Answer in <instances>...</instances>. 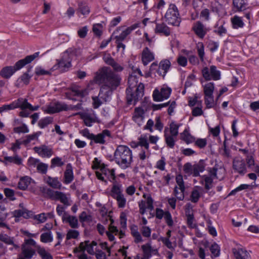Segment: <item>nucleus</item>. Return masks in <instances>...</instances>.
<instances>
[{
	"instance_id": "f257e3e1",
	"label": "nucleus",
	"mask_w": 259,
	"mask_h": 259,
	"mask_svg": "<svg viewBox=\"0 0 259 259\" xmlns=\"http://www.w3.org/2000/svg\"><path fill=\"white\" fill-rule=\"evenodd\" d=\"M120 80L110 67L104 66L95 73L92 81L101 85L99 96L106 102L110 99L113 91L120 84Z\"/></svg>"
},
{
	"instance_id": "f03ea898",
	"label": "nucleus",
	"mask_w": 259,
	"mask_h": 259,
	"mask_svg": "<svg viewBox=\"0 0 259 259\" xmlns=\"http://www.w3.org/2000/svg\"><path fill=\"white\" fill-rule=\"evenodd\" d=\"M42 193L47 198L54 201H59L63 204V205L58 204L56 207L57 213L58 215L62 217L63 220V216L64 213H66L65 209L72 204L70 194L62 191H55L50 188H44Z\"/></svg>"
},
{
	"instance_id": "7ed1b4c3",
	"label": "nucleus",
	"mask_w": 259,
	"mask_h": 259,
	"mask_svg": "<svg viewBox=\"0 0 259 259\" xmlns=\"http://www.w3.org/2000/svg\"><path fill=\"white\" fill-rule=\"evenodd\" d=\"M113 160L121 169H126L131 166L133 162L132 150L126 145H118L114 151Z\"/></svg>"
},
{
	"instance_id": "20e7f679",
	"label": "nucleus",
	"mask_w": 259,
	"mask_h": 259,
	"mask_svg": "<svg viewBox=\"0 0 259 259\" xmlns=\"http://www.w3.org/2000/svg\"><path fill=\"white\" fill-rule=\"evenodd\" d=\"M37 52L32 55H28L24 59L17 61L14 66H6L2 69L0 75L4 78H10L17 71L20 70L27 64L30 63L39 56Z\"/></svg>"
},
{
	"instance_id": "39448f33",
	"label": "nucleus",
	"mask_w": 259,
	"mask_h": 259,
	"mask_svg": "<svg viewBox=\"0 0 259 259\" xmlns=\"http://www.w3.org/2000/svg\"><path fill=\"white\" fill-rule=\"evenodd\" d=\"M121 184L114 182L110 190V196L116 201L119 208H123L127 203L126 198L124 195Z\"/></svg>"
},
{
	"instance_id": "423d86ee",
	"label": "nucleus",
	"mask_w": 259,
	"mask_h": 259,
	"mask_svg": "<svg viewBox=\"0 0 259 259\" xmlns=\"http://www.w3.org/2000/svg\"><path fill=\"white\" fill-rule=\"evenodd\" d=\"M164 18L168 24L175 26H179L181 20L179 12L175 4H171L169 5L167 10L164 15Z\"/></svg>"
},
{
	"instance_id": "0eeeda50",
	"label": "nucleus",
	"mask_w": 259,
	"mask_h": 259,
	"mask_svg": "<svg viewBox=\"0 0 259 259\" xmlns=\"http://www.w3.org/2000/svg\"><path fill=\"white\" fill-rule=\"evenodd\" d=\"M221 167L218 164H215L214 167L210 168L208 175H204L200 178V183L204 186L206 190H209L213 187V180L215 179H219L218 171Z\"/></svg>"
},
{
	"instance_id": "6e6552de",
	"label": "nucleus",
	"mask_w": 259,
	"mask_h": 259,
	"mask_svg": "<svg viewBox=\"0 0 259 259\" xmlns=\"http://www.w3.org/2000/svg\"><path fill=\"white\" fill-rule=\"evenodd\" d=\"M37 245L36 242L32 239L25 240L24 244L22 246L21 256L19 257H25L27 259H31L35 254Z\"/></svg>"
},
{
	"instance_id": "1a4fd4ad",
	"label": "nucleus",
	"mask_w": 259,
	"mask_h": 259,
	"mask_svg": "<svg viewBox=\"0 0 259 259\" xmlns=\"http://www.w3.org/2000/svg\"><path fill=\"white\" fill-rule=\"evenodd\" d=\"M133 89H126V99L127 104L129 105L134 104L141 99L144 95V85L143 83H140L137 87L135 93H133Z\"/></svg>"
},
{
	"instance_id": "9d476101",
	"label": "nucleus",
	"mask_w": 259,
	"mask_h": 259,
	"mask_svg": "<svg viewBox=\"0 0 259 259\" xmlns=\"http://www.w3.org/2000/svg\"><path fill=\"white\" fill-rule=\"evenodd\" d=\"M42 109L45 113L52 114L62 111L74 110V107H68V106L64 103L55 101L47 105Z\"/></svg>"
},
{
	"instance_id": "9b49d317",
	"label": "nucleus",
	"mask_w": 259,
	"mask_h": 259,
	"mask_svg": "<svg viewBox=\"0 0 259 259\" xmlns=\"http://www.w3.org/2000/svg\"><path fill=\"white\" fill-rule=\"evenodd\" d=\"M101 172L96 171V176L98 179L103 181L105 184H107V180H105L103 175L107 178V179L112 183L115 181V174L114 169H109L106 165H103L101 170Z\"/></svg>"
},
{
	"instance_id": "f8f14e48",
	"label": "nucleus",
	"mask_w": 259,
	"mask_h": 259,
	"mask_svg": "<svg viewBox=\"0 0 259 259\" xmlns=\"http://www.w3.org/2000/svg\"><path fill=\"white\" fill-rule=\"evenodd\" d=\"M201 72L203 77L206 80H218L221 78V72L214 65H211L209 67H203Z\"/></svg>"
},
{
	"instance_id": "ddd939ff",
	"label": "nucleus",
	"mask_w": 259,
	"mask_h": 259,
	"mask_svg": "<svg viewBox=\"0 0 259 259\" xmlns=\"http://www.w3.org/2000/svg\"><path fill=\"white\" fill-rule=\"evenodd\" d=\"M171 93V89L163 85L160 91L156 89L153 93V100L156 102L162 101L164 100L168 99Z\"/></svg>"
},
{
	"instance_id": "4468645a",
	"label": "nucleus",
	"mask_w": 259,
	"mask_h": 259,
	"mask_svg": "<svg viewBox=\"0 0 259 259\" xmlns=\"http://www.w3.org/2000/svg\"><path fill=\"white\" fill-rule=\"evenodd\" d=\"M111 137V134L110 131L104 130L101 133L97 134H94V138L90 142V145H92L93 141L96 144H105L107 141L109 140Z\"/></svg>"
},
{
	"instance_id": "2eb2a0df",
	"label": "nucleus",
	"mask_w": 259,
	"mask_h": 259,
	"mask_svg": "<svg viewBox=\"0 0 259 259\" xmlns=\"http://www.w3.org/2000/svg\"><path fill=\"white\" fill-rule=\"evenodd\" d=\"M99 248L95 247V256L97 259H107V255L104 251L106 250L107 253V256L111 255V249L107 245L106 242H102L99 244Z\"/></svg>"
},
{
	"instance_id": "dca6fc26",
	"label": "nucleus",
	"mask_w": 259,
	"mask_h": 259,
	"mask_svg": "<svg viewBox=\"0 0 259 259\" xmlns=\"http://www.w3.org/2000/svg\"><path fill=\"white\" fill-rule=\"evenodd\" d=\"M97 243L96 241L90 242L89 241H86L84 242H81L78 247L76 248V251H84L91 255H94L96 250L95 247H97Z\"/></svg>"
},
{
	"instance_id": "f3484780",
	"label": "nucleus",
	"mask_w": 259,
	"mask_h": 259,
	"mask_svg": "<svg viewBox=\"0 0 259 259\" xmlns=\"http://www.w3.org/2000/svg\"><path fill=\"white\" fill-rule=\"evenodd\" d=\"M234 170L241 175H244L247 172L246 164L243 159L241 157H236L233 161Z\"/></svg>"
},
{
	"instance_id": "a211bd4d",
	"label": "nucleus",
	"mask_w": 259,
	"mask_h": 259,
	"mask_svg": "<svg viewBox=\"0 0 259 259\" xmlns=\"http://www.w3.org/2000/svg\"><path fill=\"white\" fill-rule=\"evenodd\" d=\"M192 29L195 34L201 39H203L204 38L208 31V29L206 28L203 24L199 21H196L193 24Z\"/></svg>"
},
{
	"instance_id": "6ab92c4d",
	"label": "nucleus",
	"mask_w": 259,
	"mask_h": 259,
	"mask_svg": "<svg viewBox=\"0 0 259 259\" xmlns=\"http://www.w3.org/2000/svg\"><path fill=\"white\" fill-rule=\"evenodd\" d=\"M145 118V111L142 107H136L133 113L132 119L139 126H141Z\"/></svg>"
},
{
	"instance_id": "aec40b11",
	"label": "nucleus",
	"mask_w": 259,
	"mask_h": 259,
	"mask_svg": "<svg viewBox=\"0 0 259 259\" xmlns=\"http://www.w3.org/2000/svg\"><path fill=\"white\" fill-rule=\"evenodd\" d=\"M185 213L187 217V223L188 227L191 229L196 228L197 225L195 221L193 209L191 204H187V207L185 209Z\"/></svg>"
},
{
	"instance_id": "412c9836",
	"label": "nucleus",
	"mask_w": 259,
	"mask_h": 259,
	"mask_svg": "<svg viewBox=\"0 0 259 259\" xmlns=\"http://www.w3.org/2000/svg\"><path fill=\"white\" fill-rule=\"evenodd\" d=\"M33 150L35 152L37 153L40 156L42 157H50L53 154L52 148L46 146L42 145L40 146L34 147Z\"/></svg>"
},
{
	"instance_id": "4be33fe9",
	"label": "nucleus",
	"mask_w": 259,
	"mask_h": 259,
	"mask_svg": "<svg viewBox=\"0 0 259 259\" xmlns=\"http://www.w3.org/2000/svg\"><path fill=\"white\" fill-rule=\"evenodd\" d=\"M31 67L28 69L27 72L23 73L16 80L15 82V86L17 88H22L24 85H27L29 83L30 78L32 76L29 74Z\"/></svg>"
},
{
	"instance_id": "5701e85b",
	"label": "nucleus",
	"mask_w": 259,
	"mask_h": 259,
	"mask_svg": "<svg viewBox=\"0 0 259 259\" xmlns=\"http://www.w3.org/2000/svg\"><path fill=\"white\" fill-rule=\"evenodd\" d=\"M71 66L70 61L64 58L62 54V57L60 60H57V64L52 68L53 70L59 69L61 71H65Z\"/></svg>"
},
{
	"instance_id": "b1692460",
	"label": "nucleus",
	"mask_w": 259,
	"mask_h": 259,
	"mask_svg": "<svg viewBox=\"0 0 259 259\" xmlns=\"http://www.w3.org/2000/svg\"><path fill=\"white\" fill-rule=\"evenodd\" d=\"M139 27V24H134L123 30L119 35L115 36L116 41H123L126 37L134 30Z\"/></svg>"
},
{
	"instance_id": "393cba45",
	"label": "nucleus",
	"mask_w": 259,
	"mask_h": 259,
	"mask_svg": "<svg viewBox=\"0 0 259 259\" xmlns=\"http://www.w3.org/2000/svg\"><path fill=\"white\" fill-rule=\"evenodd\" d=\"M154 60V53L148 47L145 48L141 54V60L144 65H147Z\"/></svg>"
},
{
	"instance_id": "a878e982",
	"label": "nucleus",
	"mask_w": 259,
	"mask_h": 259,
	"mask_svg": "<svg viewBox=\"0 0 259 259\" xmlns=\"http://www.w3.org/2000/svg\"><path fill=\"white\" fill-rule=\"evenodd\" d=\"M154 31L156 34L166 36H169L171 33L170 28L164 22L156 23Z\"/></svg>"
},
{
	"instance_id": "bb28decb",
	"label": "nucleus",
	"mask_w": 259,
	"mask_h": 259,
	"mask_svg": "<svg viewBox=\"0 0 259 259\" xmlns=\"http://www.w3.org/2000/svg\"><path fill=\"white\" fill-rule=\"evenodd\" d=\"M44 180L46 184L53 189H61L62 188V185L58 177L46 176L44 178Z\"/></svg>"
},
{
	"instance_id": "cd10ccee",
	"label": "nucleus",
	"mask_w": 259,
	"mask_h": 259,
	"mask_svg": "<svg viewBox=\"0 0 259 259\" xmlns=\"http://www.w3.org/2000/svg\"><path fill=\"white\" fill-rule=\"evenodd\" d=\"M171 66L170 62L167 59L161 61L157 70V73L162 77H164Z\"/></svg>"
},
{
	"instance_id": "c85d7f7f",
	"label": "nucleus",
	"mask_w": 259,
	"mask_h": 259,
	"mask_svg": "<svg viewBox=\"0 0 259 259\" xmlns=\"http://www.w3.org/2000/svg\"><path fill=\"white\" fill-rule=\"evenodd\" d=\"M62 221L63 223H68L70 227L73 229H77L79 227L77 218L75 216L70 215L68 213H64Z\"/></svg>"
},
{
	"instance_id": "c756f323",
	"label": "nucleus",
	"mask_w": 259,
	"mask_h": 259,
	"mask_svg": "<svg viewBox=\"0 0 259 259\" xmlns=\"http://www.w3.org/2000/svg\"><path fill=\"white\" fill-rule=\"evenodd\" d=\"M232 252L236 259H251L249 252L243 248H234Z\"/></svg>"
},
{
	"instance_id": "7c9ffc66",
	"label": "nucleus",
	"mask_w": 259,
	"mask_h": 259,
	"mask_svg": "<svg viewBox=\"0 0 259 259\" xmlns=\"http://www.w3.org/2000/svg\"><path fill=\"white\" fill-rule=\"evenodd\" d=\"M74 179L73 167L71 163L66 165V169L64 173L63 183L65 184H70Z\"/></svg>"
},
{
	"instance_id": "2f4dec72",
	"label": "nucleus",
	"mask_w": 259,
	"mask_h": 259,
	"mask_svg": "<svg viewBox=\"0 0 259 259\" xmlns=\"http://www.w3.org/2000/svg\"><path fill=\"white\" fill-rule=\"evenodd\" d=\"M12 215L15 218L23 217L25 219H29L32 216V212L22 207L21 209H16L12 212Z\"/></svg>"
},
{
	"instance_id": "473e14b6",
	"label": "nucleus",
	"mask_w": 259,
	"mask_h": 259,
	"mask_svg": "<svg viewBox=\"0 0 259 259\" xmlns=\"http://www.w3.org/2000/svg\"><path fill=\"white\" fill-rule=\"evenodd\" d=\"M168 128L167 127H165L164 131V137L165 138V141L167 146L170 148H173L175 145L176 138L174 136L169 135L168 133Z\"/></svg>"
},
{
	"instance_id": "72a5a7b5",
	"label": "nucleus",
	"mask_w": 259,
	"mask_h": 259,
	"mask_svg": "<svg viewBox=\"0 0 259 259\" xmlns=\"http://www.w3.org/2000/svg\"><path fill=\"white\" fill-rule=\"evenodd\" d=\"M105 62L113 68L116 72H121L123 70V67L119 63L116 62L112 57H109L106 58Z\"/></svg>"
},
{
	"instance_id": "f704fd0d",
	"label": "nucleus",
	"mask_w": 259,
	"mask_h": 259,
	"mask_svg": "<svg viewBox=\"0 0 259 259\" xmlns=\"http://www.w3.org/2000/svg\"><path fill=\"white\" fill-rule=\"evenodd\" d=\"M138 146L143 147L145 150H147L148 151H149V144L147 135H141L138 138V141L137 143V145L135 146V147Z\"/></svg>"
},
{
	"instance_id": "c9c22d12",
	"label": "nucleus",
	"mask_w": 259,
	"mask_h": 259,
	"mask_svg": "<svg viewBox=\"0 0 259 259\" xmlns=\"http://www.w3.org/2000/svg\"><path fill=\"white\" fill-rule=\"evenodd\" d=\"M0 240L7 244L12 245L15 248L19 247L18 245L14 243V238L10 237L6 234H0Z\"/></svg>"
},
{
	"instance_id": "e433bc0d",
	"label": "nucleus",
	"mask_w": 259,
	"mask_h": 259,
	"mask_svg": "<svg viewBox=\"0 0 259 259\" xmlns=\"http://www.w3.org/2000/svg\"><path fill=\"white\" fill-rule=\"evenodd\" d=\"M17 104V108H19L22 110L25 109H30L31 104L28 102V100L26 99L20 98L16 100Z\"/></svg>"
},
{
	"instance_id": "4c0bfd02",
	"label": "nucleus",
	"mask_w": 259,
	"mask_h": 259,
	"mask_svg": "<svg viewBox=\"0 0 259 259\" xmlns=\"http://www.w3.org/2000/svg\"><path fill=\"white\" fill-rule=\"evenodd\" d=\"M36 250L41 259H53L51 254L44 247L37 245Z\"/></svg>"
},
{
	"instance_id": "58836bf2",
	"label": "nucleus",
	"mask_w": 259,
	"mask_h": 259,
	"mask_svg": "<svg viewBox=\"0 0 259 259\" xmlns=\"http://www.w3.org/2000/svg\"><path fill=\"white\" fill-rule=\"evenodd\" d=\"M41 132H37L31 135H27L22 141V144L27 145L31 141L37 140L38 137L41 135Z\"/></svg>"
},
{
	"instance_id": "ea45409f",
	"label": "nucleus",
	"mask_w": 259,
	"mask_h": 259,
	"mask_svg": "<svg viewBox=\"0 0 259 259\" xmlns=\"http://www.w3.org/2000/svg\"><path fill=\"white\" fill-rule=\"evenodd\" d=\"M231 22L233 27L234 29L242 28L244 25L242 17H239L237 15H235L231 18Z\"/></svg>"
},
{
	"instance_id": "a19ab883",
	"label": "nucleus",
	"mask_w": 259,
	"mask_h": 259,
	"mask_svg": "<svg viewBox=\"0 0 259 259\" xmlns=\"http://www.w3.org/2000/svg\"><path fill=\"white\" fill-rule=\"evenodd\" d=\"M233 4L234 7L236 9V12H242L246 10V6L247 4L244 0H233Z\"/></svg>"
},
{
	"instance_id": "79ce46f5",
	"label": "nucleus",
	"mask_w": 259,
	"mask_h": 259,
	"mask_svg": "<svg viewBox=\"0 0 259 259\" xmlns=\"http://www.w3.org/2000/svg\"><path fill=\"white\" fill-rule=\"evenodd\" d=\"M181 138L187 144L193 143L195 140V138L193 137L187 130H185L184 132L181 134Z\"/></svg>"
},
{
	"instance_id": "37998d69",
	"label": "nucleus",
	"mask_w": 259,
	"mask_h": 259,
	"mask_svg": "<svg viewBox=\"0 0 259 259\" xmlns=\"http://www.w3.org/2000/svg\"><path fill=\"white\" fill-rule=\"evenodd\" d=\"M63 54L64 55V58L69 60L71 63L72 60H74L76 56V50L74 48H69Z\"/></svg>"
},
{
	"instance_id": "c03bdc74",
	"label": "nucleus",
	"mask_w": 259,
	"mask_h": 259,
	"mask_svg": "<svg viewBox=\"0 0 259 259\" xmlns=\"http://www.w3.org/2000/svg\"><path fill=\"white\" fill-rule=\"evenodd\" d=\"M78 6V11L80 12L83 15H88L90 14V8L85 2H79Z\"/></svg>"
},
{
	"instance_id": "a18cd8bd",
	"label": "nucleus",
	"mask_w": 259,
	"mask_h": 259,
	"mask_svg": "<svg viewBox=\"0 0 259 259\" xmlns=\"http://www.w3.org/2000/svg\"><path fill=\"white\" fill-rule=\"evenodd\" d=\"M30 184V178L28 177H24L20 179L18 183V187L21 190H26Z\"/></svg>"
},
{
	"instance_id": "49530a36",
	"label": "nucleus",
	"mask_w": 259,
	"mask_h": 259,
	"mask_svg": "<svg viewBox=\"0 0 259 259\" xmlns=\"http://www.w3.org/2000/svg\"><path fill=\"white\" fill-rule=\"evenodd\" d=\"M204 95H213L214 90V83L209 82L203 85Z\"/></svg>"
},
{
	"instance_id": "de8ad7c7",
	"label": "nucleus",
	"mask_w": 259,
	"mask_h": 259,
	"mask_svg": "<svg viewBox=\"0 0 259 259\" xmlns=\"http://www.w3.org/2000/svg\"><path fill=\"white\" fill-rule=\"evenodd\" d=\"M4 159L7 162L13 163L17 165H21L22 163V158L17 154L14 156H5Z\"/></svg>"
},
{
	"instance_id": "09e8293b",
	"label": "nucleus",
	"mask_w": 259,
	"mask_h": 259,
	"mask_svg": "<svg viewBox=\"0 0 259 259\" xmlns=\"http://www.w3.org/2000/svg\"><path fill=\"white\" fill-rule=\"evenodd\" d=\"M181 125V124L177 123L175 121H172L169 124V135L177 137L179 134V128Z\"/></svg>"
},
{
	"instance_id": "8fccbe9b",
	"label": "nucleus",
	"mask_w": 259,
	"mask_h": 259,
	"mask_svg": "<svg viewBox=\"0 0 259 259\" xmlns=\"http://www.w3.org/2000/svg\"><path fill=\"white\" fill-rule=\"evenodd\" d=\"M143 251V257L146 259H149L151 257L152 247L150 243H147L143 245L141 247Z\"/></svg>"
},
{
	"instance_id": "3c124183",
	"label": "nucleus",
	"mask_w": 259,
	"mask_h": 259,
	"mask_svg": "<svg viewBox=\"0 0 259 259\" xmlns=\"http://www.w3.org/2000/svg\"><path fill=\"white\" fill-rule=\"evenodd\" d=\"M71 94L73 96L82 98L88 94V92L85 89H80L78 87H73L71 90Z\"/></svg>"
},
{
	"instance_id": "603ef678",
	"label": "nucleus",
	"mask_w": 259,
	"mask_h": 259,
	"mask_svg": "<svg viewBox=\"0 0 259 259\" xmlns=\"http://www.w3.org/2000/svg\"><path fill=\"white\" fill-rule=\"evenodd\" d=\"M209 249L211 253L212 257H217L220 256L221 248L220 246L215 242H214L211 245Z\"/></svg>"
},
{
	"instance_id": "864d4df0",
	"label": "nucleus",
	"mask_w": 259,
	"mask_h": 259,
	"mask_svg": "<svg viewBox=\"0 0 259 259\" xmlns=\"http://www.w3.org/2000/svg\"><path fill=\"white\" fill-rule=\"evenodd\" d=\"M8 215V209L3 202H0V220H5Z\"/></svg>"
},
{
	"instance_id": "5fc2aeb1",
	"label": "nucleus",
	"mask_w": 259,
	"mask_h": 259,
	"mask_svg": "<svg viewBox=\"0 0 259 259\" xmlns=\"http://www.w3.org/2000/svg\"><path fill=\"white\" fill-rule=\"evenodd\" d=\"M40 240L41 242L43 243H48L52 242L53 240V237L52 234V232L50 231H49L48 232L41 234L40 237Z\"/></svg>"
},
{
	"instance_id": "6e6d98bb",
	"label": "nucleus",
	"mask_w": 259,
	"mask_h": 259,
	"mask_svg": "<svg viewBox=\"0 0 259 259\" xmlns=\"http://www.w3.org/2000/svg\"><path fill=\"white\" fill-rule=\"evenodd\" d=\"M204 166L202 163L194 164L193 165V176L194 177H198L199 173L204 170Z\"/></svg>"
},
{
	"instance_id": "4d7b16f0",
	"label": "nucleus",
	"mask_w": 259,
	"mask_h": 259,
	"mask_svg": "<svg viewBox=\"0 0 259 259\" xmlns=\"http://www.w3.org/2000/svg\"><path fill=\"white\" fill-rule=\"evenodd\" d=\"M185 189H179L178 186H175L174 190V194L179 200H183L184 199V192Z\"/></svg>"
},
{
	"instance_id": "13d9d810",
	"label": "nucleus",
	"mask_w": 259,
	"mask_h": 259,
	"mask_svg": "<svg viewBox=\"0 0 259 259\" xmlns=\"http://www.w3.org/2000/svg\"><path fill=\"white\" fill-rule=\"evenodd\" d=\"M196 48L198 56L199 57L201 61H204L205 53L203 44L201 42H199L198 44H197Z\"/></svg>"
},
{
	"instance_id": "bf43d9fd",
	"label": "nucleus",
	"mask_w": 259,
	"mask_h": 259,
	"mask_svg": "<svg viewBox=\"0 0 259 259\" xmlns=\"http://www.w3.org/2000/svg\"><path fill=\"white\" fill-rule=\"evenodd\" d=\"M53 118L52 117H46L41 119L38 121V124L39 127L44 128L49 124L52 123Z\"/></svg>"
},
{
	"instance_id": "052dcab7",
	"label": "nucleus",
	"mask_w": 259,
	"mask_h": 259,
	"mask_svg": "<svg viewBox=\"0 0 259 259\" xmlns=\"http://www.w3.org/2000/svg\"><path fill=\"white\" fill-rule=\"evenodd\" d=\"M138 80L137 77L133 74H131L128 79V87L127 89L133 90L135 87L138 85Z\"/></svg>"
},
{
	"instance_id": "680f3d73",
	"label": "nucleus",
	"mask_w": 259,
	"mask_h": 259,
	"mask_svg": "<svg viewBox=\"0 0 259 259\" xmlns=\"http://www.w3.org/2000/svg\"><path fill=\"white\" fill-rule=\"evenodd\" d=\"M204 102L207 108H211L214 107V102L213 95H204Z\"/></svg>"
},
{
	"instance_id": "e2e57ef3",
	"label": "nucleus",
	"mask_w": 259,
	"mask_h": 259,
	"mask_svg": "<svg viewBox=\"0 0 259 259\" xmlns=\"http://www.w3.org/2000/svg\"><path fill=\"white\" fill-rule=\"evenodd\" d=\"M200 197V193L199 191L196 189H193L190 196V200L193 203H197Z\"/></svg>"
},
{
	"instance_id": "0e129e2a",
	"label": "nucleus",
	"mask_w": 259,
	"mask_h": 259,
	"mask_svg": "<svg viewBox=\"0 0 259 259\" xmlns=\"http://www.w3.org/2000/svg\"><path fill=\"white\" fill-rule=\"evenodd\" d=\"M17 106H17L16 100H15L10 104L4 105L0 107V113L8 110L15 109L16 108H17Z\"/></svg>"
},
{
	"instance_id": "69168bd1",
	"label": "nucleus",
	"mask_w": 259,
	"mask_h": 259,
	"mask_svg": "<svg viewBox=\"0 0 259 259\" xmlns=\"http://www.w3.org/2000/svg\"><path fill=\"white\" fill-rule=\"evenodd\" d=\"M81 118L83 120L84 124L88 126H91L95 121L94 119L88 113H83L81 115Z\"/></svg>"
},
{
	"instance_id": "338daca9",
	"label": "nucleus",
	"mask_w": 259,
	"mask_h": 259,
	"mask_svg": "<svg viewBox=\"0 0 259 259\" xmlns=\"http://www.w3.org/2000/svg\"><path fill=\"white\" fill-rule=\"evenodd\" d=\"M165 223L169 227H172L174 225V222L172 215L169 211H166L164 217Z\"/></svg>"
},
{
	"instance_id": "774afa93",
	"label": "nucleus",
	"mask_w": 259,
	"mask_h": 259,
	"mask_svg": "<svg viewBox=\"0 0 259 259\" xmlns=\"http://www.w3.org/2000/svg\"><path fill=\"white\" fill-rule=\"evenodd\" d=\"M64 164V162L62 161L61 158L59 157H56L51 160V167L56 166L61 167Z\"/></svg>"
}]
</instances>
